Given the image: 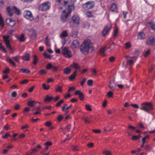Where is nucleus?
<instances>
[{
	"instance_id": "obj_1",
	"label": "nucleus",
	"mask_w": 155,
	"mask_h": 155,
	"mask_svg": "<svg viewBox=\"0 0 155 155\" xmlns=\"http://www.w3.org/2000/svg\"><path fill=\"white\" fill-rule=\"evenodd\" d=\"M94 47L91 41L89 39L85 40L81 44L80 50L81 53L84 54H87L90 50L93 51Z\"/></svg>"
},
{
	"instance_id": "obj_2",
	"label": "nucleus",
	"mask_w": 155,
	"mask_h": 155,
	"mask_svg": "<svg viewBox=\"0 0 155 155\" xmlns=\"http://www.w3.org/2000/svg\"><path fill=\"white\" fill-rule=\"evenodd\" d=\"M74 9V2L68 5V9L64 10L61 15V20L63 22H64L68 21V18L70 16L71 12Z\"/></svg>"
},
{
	"instance_id": "obj_3",
	"label": "nucleus",
	"mask_w": 155,
	"mask_h": 155,
	"mask_svg": "<svg viewBox=\"0 0 155 155\" xmlns=\"http://www.w3.org/2000/svg\"><path fill=\"white\" fill-rule=\"evenodd\" d=\"M50 5L51 4L49 2H45L39 5V10L43 11H46L49 9Z\"/></svg>"
},
{
	"instance_id": "obj_4",
	"label": "nucleus",
	"mask_w": 155,
	"mask_h": 155,
	"mask_svg": "<svg viewBox=\"0 0 155 155\" xmlns=\"http://www.w3.org/2000/svg\"><path fill=\"white\" fill-rule=\"evenodd\" d=\"M61 49L62 53L65 57L69 58L72 57L71 52L69 50L68 47H62Z\"/></svg>"
},
{
	"instance_id": "obj_5",
	"label": "nucleus",
	"mask_w": 155,
	"mask_h": 155,
	"mask_svg": "<svg viewBox=\"0 0 155 155\" xmlns=\"http://www.w3.org/2000/svg\"><path fill=\"white\" fill-rule=\"evenodd\" d=\"M94 5L95 3L94 2L90 1L83 4L82 6L84 9H87L92 8L94 6Z\"/></svg>"
},
{
	"instance_id": "obj_6",
	"label": "nucleus",
	"mask_w": 155,
	"mask_h": 155,
	"mask_svg": "<svg viewBox=\"0 0 155 155\" xmlns=\"http://www.w3.org/2000/svg\"><path fill=\"white\" fill-rule=\"evenodd\" d=\"M10 37V36L9 35L4 36H3V38L6 44V47L10 50H11L12 49V48L10 44V40H9Z\"/></svg>"
},
{
	"instance_id": "obj_7",
	"label": "nucleus",
	"mask_w": 155,
	"mask_h": 155,
	"mask_svg": "<svg viewBox=\"0 0 155 155\" xmlns=\"http://www.w3.org/2000/svg\"><path fill=\"white\" fill-rule=\"evenodd\" d=\"M112 28V26L110 24V25H106L104 28L102 35L103 36H105L106 35L107 33L109 32L110 30Z\"/></svg>"
},
{
	"instance_id": "obj_8",
	"label": "nucleus",
	"mask_w": 155,
	"mask_h": 155,
	"mask_svg": "<svg viewBox=\"0 0 155 155\" xmlns=\"http://www.w3.org/2000/svg\"><path fill=\"white\" fill-rule=\"evenodd\" d=\"M41 103L34 100H30L28 102V105L30 107H33L35 106H38L37 104H40Z\"/></svg>"
},
{
	"instance_id": "obj_9",
	"label": "nucleus",
	"mask_w": 155,
	"mask_h": 155,
	"mask_svg": "<svg viewBox=\"0 0 155 155\" xmlns=\"http://www.w3.org/2000/svg\"><path fill=\"white\" fill-rule=\"evenodd\" d=\"M53 99L54 97H53L49 96L48 95H47L45 97L44 99L43 100V101L45 102L46 103H48Z\"/></svg>"
},
{
	"instance_id": "obj_10",
	"label": "nucleus",
	"mask_w": 155,
	"mask_h": 155,
	"mask_svg": "<svg viewBox=\"0 0 155 155\" xmlns=\"http://www.w3.org/2000/svg\"><path fill=\"white\" fill-rule=\"evenodd\" d=\"M24 16L25 18L27 19L33 17L31 12L29 11H27L25 12V14Z\"/></svg>"
},
{
	"instance_id": "obj_11",
	"label": "nucleus",
	"mask_w": 155,
	"mask_h": 155,
	"mask_svg": "<svg viewBox=\"0 0 155 155\" xmlns=\"http://www.w3.org/2000/svg\"><path fill=\"white\" fill-rule=\"evenodd\" d=\"M79 42L78 40H74L72 43L71 46L72 48H76L79 45Z\"/></svg>"
},
{
	"instance_id": "obj_12",
	"label": "nucleus",
	"mask_w": 155,
	"mask_h": 155,
	"mask_svg": "<svg viewBox=\"0 0 155 155\" xmlns=\"http://www.w3.org/2000/svg\"><path fill=\"white\" fill-rule=\"evenodd\" d=\"M147 43L148 44L155 45V37H153L150 38Z\"/></svg>"
},
{
	"instance_id": "obj_13",
	"label": "nucleus",
	"mask_w": 155,
	"mask_h": 155,
	"mask_svg": "<svg viewBox=\"0 0 155 155\" xmlns=\"http://www.w3.org/2000/svg\"><path fill=\"white\" fill-rule=\"evenodd\" d=\"M71 19L74 23L76 24H78L79 23V18L78 16L76 15L73 16Z\"/></svg>"
},
{
	"instance_id": "obj_14",
	"label": "nucleus",
	"mask_w": 155,
	"mask_h": 155,
	"mask_svg": "<svg viewBox=\"0 0 155 155\" xmlns=\"http://www.w3.org/2000/svg\"><path fill=\"white\" fill-rule=\"evenodd\" d=\"M12 10L17 15H19L20 14V12L19 10L15 6H14L12 8Z\"/></svg>"
},
{
	"instance_id": "obj_15",
	"label": "nucleus",
	"mask_w": 155,
	"mask_h": 155,
	"mask_svg": "<svg viewBox=\"0 0 155 155\" xmlns=\"http://www.w3.org/2000/svg\"><path fill=\"white\" fill-rule=\"evenodd\" d=\"M116 86V85L113 81L110 80L109 81V87L110 88L113 90L115 88Z\"/></svg>"
},
{
	"instance_id": "obj_16",
	"label": "nucleus",
	"mask_w": 155,
	"mask_h": 155,
	"mask_svg": "<svg viewBox=\"0 0 155 155\" xmlns=\"http://www.w3.org/2000/svg\"><path fill=\"white\" fill-rule=\"evenodd\" d=\"M153 107H140V109L141 110H143L149 113L150 110L153 109Z\"/></svg>"
},
{
	"instance_id": "obj_17",
	"label": "nucleus",
	"mask_w": 155,
	"mask_h": 155,
	"mask_svg": "<svg viewBox=\"0 0 155 155\" xmlns=\"http://www.w3.org/2000/svg\"><path fill=\"white\" fill-rule=\"evenodd\" d=\"M139 105L136 104H132L129 103L128 102H126L124 104V107H129L131 106V107H139Z\"/></svg>"
},
{
	"instance_id": "obj_18",
	"label": "nucleus",
	"mask_w": 155,
	"mask_h": 155,
	"mask_svg": "<svg viewBox=\"0 0 155 155\" xmlns=\"http://www.w3.org/2000/svg\"><path fill=\"white\" fill-rule=\"evenodd\" d=\"M140 106L143 107H152L153 105L151 103L145 102L141 104L140 105Z\"/></svg>"
},
{
	"instance_id": "obj_19",
	"label": "nucleus",
	"mask_w": 155,
	"mask_h": 155,
	"mask_svg": "<svg viewBox=\"0 0 155 155\" xmlns=\"http://www.w3.org/2000/svg\"><path fill=\"white\" fill-rule=\"evenodd\" d=\"M145 37V35L144 33L141 32L139 33L138 35V38L141 39H143Z\"/></svg>"
},
{
	"instance_id": "obj_20",
	"label": "nucleus",
	"mask_w": 155,
	"mask_h": 155,
	"mask_svg": "<svg viewBox=\"0 0 155 155\" xmlns=\"http://www.w3.org/2000/svg\"><path fill=\"white\" fill-rule=\"evenodd\" d=\"M6 11L8 15L10 16H12L13 15V13L11 12L12 10L9 7H8L7 8Z\"/></svg>"
},
{
	"instance_id": "obj_21",
	"label": "nucleus",
	"mask_w": 155,
	"mask_h": 155,
	"mask_svg": "<svg viewBox=\"0 0 155 155\" xmlns=\"http://www.w3.org/2000/svg\"><path fill=\"white\" fill-rule=\"evenodd\" d=\"M136 60L135 59V60L133 59H129L127 60V64H129L130 65H133L134 64V62Z\"/></svg>"
},
{
	"instance_id": "obj_22",
	"label": "nucleus",
	"mask_w": 155,
	"mask_h": 155,
	"mask_svg": "<svg viewBox=\"0 0 155 155\" xmlns=\"http://www.w3.org/2000/svg\"><path fill=\"white\" fill-rule=\"evenodd\" d=\"M30 55L28 54H26L22 57V59L26 61H29V59Z\"/></svg>"
},
{
	"instance_id": "obj_23",
	"label": "nucleus",
	"mask_w": 155,
	"mask_h": 155,
	"mask_svg": "<svg viewBox=\"0 0 155 155\" xmlns=\"http://www.w3.org/2000/svg\"><path fill=\"white\" fill-rule=\"evenodd\" d=\"M19 71L20 72H23L27 74H29L30 72V70L26 69L21 68L20 69Z\"/></svg>"
},
{
	"instance_id": "obj_24",
	"label": "nucleus",
	"mask_w": 155,
	"mask_h": 155,
	"mask_svg": "<svg viewBox=\"0 0 155 155\" xmlns=\"http://www.w3.org/2000/svg\"><path fill=\"white\" fill-rule=\"evenodd\" d=\"M68 36V35L67 33V31H64L62 32V33L60 35V37L61 38H62V37H66Z\"/></svg>"
},
{
	"instance_id": "obj_25",
	"label": "nucleus",
	"mask_w": 155,
	"mask_h": 155,
	"mask_svg": "<svg viewBox=\"0 0 155 155\" xmlns=\"http://www.w3.org/2000/svg\"><path fill=\"white\" fill-rule=\"evenodd\" d=\"M77 73V71H74V73L72 74L70 77L69 78V79L70 80H71L74 79L76 76V75Z\"/></svg>"
},
{
	"instance_id": "obj_26",
	"label": "nucleus",
	"mask_w": 155,
	"mask_h": 155,
	"mask_svg": "<svg viewBox=\"0 0 155 155\" xmlns=\"http://www.w3.org/2000/svg\"><path fill=\"white\" fill-rule=\"evenodd\" d=\"M72 35L71 36L74 38H76L77 37L78 31L76 30H73L72 32Z\"/></svg>"
},
{
	"instance_id": "obj_27",
	"label": "nucleus",
	"mask_w": 155,
	"mask_h": 155,
	"mask_svg": "<svg viewBox=\"0 0 155 155\" xmlns=\"http://www.w3.org/2000/svg\"><path fill=\"white\" fill-rule=\"evenodd\" d=\"M117 7L116 4L115 3H113L111 6L110 10L112 11L113 12L115 11V9H117Z\"/></svg>"
},
{
	"instance_id": "obj_28",
	"label": "nucleus",
	"mask_w": 155,
	"mask_h": 155,
	"mask_svg": "<svg viewBox=\"0 0 155 155\" xmlns=\"http://www.w3.org/2000/svg\"><path fill=\"white\" fill-rule=\"evenodd\" d=\"M29 32L31 35L35 36L36 32L35 30L33 29H31L30 30Z\"/></svg>"
},
{
	"instance_id": "obj_29",
	"label": "nucleus",
	"mask_w": 155,
	"mask_h": 155,
	"mask_svg": "<svg viewBox=\"0 0 155 155\" xmlns=\"http://www.w3.org/2000/svg\"><path fill=\"white\" fill-rule=\"evenodd\" d=\"M70 107H62V110L66 114H67L69 112L68 110Z\"/></svg>"
},
{
	"instance_id": "obj_30",
	"label": "nucleus",
	"mask_w": 155,
	"mask_h": 155,
	"mask_svg": "<svg viewBox=\"0 0 155 155\" xmlns=\"http://www.w3.org/2000/svg\"><path fill=\"white\" fill-rule=\"evenodd\" d=\"M71 66L73 68H75L76 70L80 68L79 66L76 63H74L73 64L71 65Z\"/></svg>"
},
{
	"instance_id": "obj_31",
	"label": "nucleus",
	"mask_w": 155,
	"mask_h": 155,
	"mask_svg": "<svg viewBox=\"0 0 155 155\" xmlns=\"http://www.w3.org/2000/svg\"><path fill=\"white\" fill-rule=\"evenodd\" d=\"M38 58H37V56L36 55H35L34 56V60L33 61V64L34 65H35L38 62Z\"/></svg>"
},
{
	"instance_id": "obj_32",
	"label": "nucleus",
	"mask_w": 155,
	"mask_h": 155,
	"mask_svg": "<svg viewBox=\"0 0 155 155\" xmlns=\"http://www.w3.org/2000/svg\"><path fill=\"white\" fill-rule=\"evenodd\" d=\"M71 71V69H69L68 68H67L64 69V72L66 74H68L70 73Z\"/></svg>"
},
{
	"instance_id": "obj_33",
	"label": "nucleus",
	"mask_w": 155,
	"mask_h": 155,
	"mask_svg": "<svg viewBox=\"0 0 155 155\" xmlns=\"http://www.w3.org/2000/svg\"><path fill=\"white\" fill-rule=\"evenodd\" d=\"M140 135H138V136H133L132 138V139L133 140H136L137 139H139L141 137Z\"/></svg>"
},
{
	"instance_id": "obj_34",
	"label": "nucleus",
	"mask_w": 155,
	"mask_h": 155,
	"mask_svg": "<svg viewBox=\"0 0 155 155\" xmlns=\"http://www.w3.org/2000/svg\"><path fill=\"white\" fill-rule=\"evenodd\" d=\"M18 38L20 41H24L25 40L24 35L23 34L21 35L20 37Z\"/></svg>"
},
{
	"instance_id": "obj_35",
	"label": "nucleus",
	"mask_w": 155,
	"mask_h": 155,
	"mask_svg": "<svg viewBox=\"0 0 155 155\" xmlns=\"http://www.w3.org/2000/svg\"><path fill=\"white\" fill-rule=\"evenodd\" d=\"M42 87L45 90H48L50 88V86L49 85L46 86V84H42Z\"/></svg>"
},
{
	"instance_id": "obj_36",
	"label": "nucleus",
	"mask_w": 155,
	"mask_h": 155,
	"mask_svg": "<svg viewBox=\"0 0 155 155\" xmlns=\"http://www.w3.org/2000/svg\"><path fill=\"white\" fill-rule=\"evenodd\" d=\"M43 54L45 58H47L50 59H51V55H48L46 52H44Z\"/></svg>"
},
{
	"instance_id": "obj_37",
	"label": "nucleus",
	"mask_w": 155,
	"mask_h": 155,
	"mask_svg": "<svg viewBox=\"0 0 155 155\" xmlns=\"http://www.w3.org/2000/svg\"><path fill=\"white\" fill-rule=\"evenodd\" d=\"M7 61L8 62H9L10 64H12L14 66H15V63L12 61L11 59L8 58L7 59Z\"/></svg>"
},
{
	"instance_id": "obj_38",
	"label": "nucleus",
	"mask_w": 155,
	"mask_h": 155,
	"mask_svg": "<svg viewBox=\"0 0 155 155\" xmlns=\"http://www.w3.org/2000/svg\"><path fill=\"white\" fill-rule=\"evenodd\" d=\"M103 153L106 155H112V153L111 152L107 150L104 151Z\"/></svg>"
},
{
	"instance_id": "obj_39",
	"label": "nucleus",
	"mask_w": 155,
	"mask_h": 155,
	"mask_svg": "<svg viewBox=\"0 0 155 155\" xmlns=\"http://www.w3.org/2000/svg\"><path fill=\"white\" fill-rule=\"evenodd\" d=\"M79 98L81 100H83L84 98V94L81 92L79 94Z\"/></svg>"
},
{
	"instance_id": "obj_40",
	"label": "nucleus",
	"mask_w": 155,
	"mask_h": 155,
	"mask_svg": "<svg viewBox=\"0 0 155 155\" xmlns=\"http://www.w3.org/2000/svg\"><path fill=\"white\" fill-rule=\"evenodd\" d=\"M72 2H74H74L73 1H71V2H68L67 1H64V5H65L66 6H68V5L69 4H71Z\"/></svg>"
},
{
	"instance_id": "obj_41",
	"label": "nucleus",
	"mask_w": 155,
	"mask_h": 155,
	"mask_svg": "<svg viewBox=\"0 0 155 155\" xmlns=\"http://www.w3.org/2000/svg\"><path fill=\"white\" fill-rule=\"evenodd\" d=\"M39 74L40 75L43 74H45L47 73V72L45 70L41 69L39 72Z\"/></svg>"
},
{
	"instance_id": "obj_42",
	"label": "nucleus",
	"mask_w": 155,
	"mask_h": 155,
	"mask_svg": "<svg viewBox=\"0 0 155 155\" xmlns=\"http://www.w3.org/2000/svg\"><path fill=\"white\" fill-rule=\"evenodd\" d=\"M53 67V65L51 63H49L47 64L46 66V68L47 69H51Z\"/></svg>"
},
{
	"instance_id": "obj_43",
	"label": "nucleus",
	"mask_w": 155,
	"mask_h": 155,
	"mask_svg": "<svg viewBox=\"0 0 155 155\" xmlns=\"http://www.w3.org/2000/svg\"><path fill=\"white\" fill-rule=\"evenodd\" d=\"M64 101L63 99L61 100L56 103V105L57 107L60 106L61 104L63 103Z\"/></svg>"
},
{
	"instance_id": "obj_44",
	"label": "nucleus",
	"mask_w": 155,
	"mask_h": 155,
	"mask_svg": "<svg viewBox=\"0 0 155 155\" xmlns=\"http://www.w3.org/2000/svg\"><path fill=\"white\" fill-rule=\"evenodd\" d=\"M106 47V46H105L104 48H100V53L103 55H104V52L105 51V48Z\"/></svg>"
},
{
	"instance_id": "obj_45",
	"label": "nucleus",
	"mask_w": 155,
	"mask_h": 155,
	"mask_svg": "<svg viewBox=\"0 0 155 155\" xmlns=\"http://www.w3.org/2000/svg\"><path fill=\"white\" fill-rule=\"evenodd\" d=\"M93 81L92 80H89L87 81V84L89 86H92L93 85Z\"/></svg>"
},
{
	"instance_id": "obj_46",
	"label": "nucleus",
	"mask_w": 155,
	"mask_h": 155,
	"mask_svg": "<svg viewBox=\"0 0 155 155\" xmlns=\"http://www.w3.org/2000/svg\"><path fill=\"white\" fill-rule=\"evenodd\" d=\"M62 87L58 86V88H56V91L57 92H60L62 91Z\"/></svg>"
},
{
	"instance_id": "obj_47",
	"label": "nucleus",
	"mask_w": 155,
	"mask_h": 155,
	"mask_svg": "<svg viewBox=\"0 0 155 155\" xmlns=\"http://www.w3.org/2000/svg\"><path fill=\"white\" fill-rule=\"evenodd\" d=\"M125 45L126 47L127 48H130L131 46V44L129 42L126 43Z\"/></svg>"
},
{
	"instance_id": "obj_48",
	"label": "nucleus",
	"mask_w": 155,
	"mask_h": 155,
	"mask_svg": "<svg viewBox=\"0 0 155 155\" xmlns=\"http://www.w3.org/2000/svg\"><path fill=\"white\" fill-rule=\"evenodd\" d=\"M84 27L85 28H88L90 26L89 24L87 22H85L84 23Z\"/></svg>"
},
{
	"instance_id": "obj_49",
	"label": "nucleus",
	"mask_w": 155,
	"mask_h": 155,
	"mask_svg": "<svg viewBox=\"0 0 155 155\" xmlns=\"http://www.w3.org/2000/svg\"><path fill=\"white\" fill-rule=\"evenodd\" d=\"M30 110V109L29 108V107H25L23 111V112L24 113H25L26 112H28Z\"/></svg>"
},
{
	"instance_id": "obj_50",
	"label": "nucleus",
	"mask_w": 155,
	"mask_h": 155,
	"mask_svg": "<svg viewBox=\"0 0 155 155\" xmlns=\"http://www.w3.org/2000/svg\"><path fill=\"white\" fill-rule=\"evenodd\" d=\"M107 96L109 97H111L112 96V95H113V93L111 91H109L107 93Z\"/></svg>"
},
{
	"instance_id": "obj_51",
	"label": "nucleus",
	"mask_w": 155,
	"mask_h": 155,
	"mask_svg": "<svg viewBox=\"0 0 155 155\" xmlns=\"http://www.w3.org/2000/svg\"><path fill=\"white\" fill-rule=\"evenodd\" d=\"M45 145L46 146H50L52 145V143L51 141H48L45 143Z\"/></svg>"
},
{
	"instance_id": "obj_52",
	"label": "nucleus",
	"mask_w": 155,
	"mask_h": 155,
	"mask_svg": "<svg viewBox=\"0 0 155 155\" xmlns=\"http://www.w3.org/2000/svg\"><path fill=\"white\" fill-rule=\"evenodd\" d=\"M8 137H11V135L8 132H7L6 134L2 137L3 138H6Z\"/></svg>"
},
{
	"instance_id": "obj_53",
	"label": "nucleus",
	"mask_w": 155,
	"mask_h": 155,
	"mask_svg": "<svg viewBox=\"0 0 155 155\" xmlns=\"http://www.w3.org/2000/svg\"><path fill=\"white\" fill-rule=\"evenodd\" d=\"M86 15L87 16L89 17H91L92 16L91 12H87Z\"/></svg>"
},
{
	"instance_id": "obj_54",
	"label": "nucleus",
	"mask_w": 155,
	"mask_h": 155,
	"mask_svg": "<svg viewBox=\"0 0 155 155\" xmlns=\"http://www.w3.org/2000/svg\"><path fill=\"white\" fill-rule=\"evenodd\" d=\"M83 119L84 120L86 123H87L89 124L91 122V120H88L85 117L83 118Z\"/></svg>"
},
{
	"instance_id": "obj_55",
	"label": "nucleus",
	"mask_w": 155,
	"mask_h": 155,
	"mask_svg": "<svg viewBox=\"0 0 155 155\" xmlns=\"http://www.w3.org/2000/svg\"><path fill=\"white\" fill-rule=\"evenodd\" d=\"M9 69L8 68H6L5 70L3 71V73L5 74L8 73L9 72Z\"/></svg>"
},
{
	"instance_id": "obj_56",
	"label": "nucleus",
	"mask_w": 155,
	"mask_h": 155,
	"mask_svg": "<svg viewBox=\"0 0 155 155\" xmlns=\"http://www.w3.org/2000/svg\"><path fill=\"white\" fill-rule=\"evenodd\" d=\"M150 53V50H148L146 51L144 54V55L145 57H147L148 55Z\"/></svg>"
},
{
	"instance_id": "obj_57",
	"label": "nucleus",
	"mask_w": 155,
	"mask_h": 155,
	"mask_svg": "<svg viewBox=\"0 0 155 155\" xmlns=\"http://www.w3.org/2000/svg\"><path fill=\"white\" fill-rule=\"evenodd\" d=\"M62 119L63 117L61 115H59L57 118V120L58 121H61L62 120Z\"/></svg>"
},
{
	"instance_id": "obj_58",
	"label": "nucleus",
	"mask_w": 155,
	"mask_h": 155,
	"mask_svg": "<svg viewBox=\"0 0 155 155\" xmlns=\"http://www.w3.org/2000/svg\"><path fill=\"white\" fill-rule=\"evenodd\" d=\"M28 81L27 79H24L22 81L20 82V84H25L27 83L28 82Z\"/></svg>"
},
{
	"instance_id": "obj_59",
	"label": "nucleus",
	"mask_w": 155,
	"mask_h": 155,
	"mask_svg": "<svg viewBox=\"0 0 155 155\" xmlns=\"http://www.w3.org/2000/svg\"><path fill=\"white\" fill-rule=\"evenodd\" d=\"M0 49H1L2 51H3L4 52H6L7 51L5 48L4 47L2 46H0Z\"/></svg>"
},
{
	"instance_id": "obj_60",
	"label": "nucleus",
	"mask_w": 155,
	"mask_h": 155,
	"mask_svg": "<svg viewBox=\"0 0 155 155\" xmlns=\"http://www.w3.org/2000/svg\"><path fill=\"white\" fill-rule=\"evenodd\" d=\"M92 131L93 132L96 133H100L101 132V130H93Z\"/></svg>"
},
{
	"instance_id": "obj_61",
	"label": "nucleus",
	"mask_w": 155,
	"mask_h": 155,
	"mask_svg": "<svg viewBox=\"0 0 155 155\" xmlns=\"http://www.w3.org/2000/svg\"><path fill=\"white\" fill-rule=\"evenodd\" d=\"M86 78H83V80L81 81V86L83 85L85 82L86 81Z\"/></svg>"
},
{
	"instance_id": "obj_62",
	"label": "nucleus",
	"mask_w": 155,
	"mask_h": 155,
	"mask_svg": "<svg viewBox=\"0 0 155 155\" xmlns=\"http://www.w3.org/2000/svg\"><path fill=\"white\" fill-rule=\"evenodd\" d=\"M115 59V58L114 56H111L109 60L110 62H113Z\"/></svg>"
},
{
	"instance_id": "obj_63",
	"label": "nucleus",
	"mask_w": 155,
	"mask_h": 155,
	"mask_svg": "<svg viewBox=\"0 0 155 155\" xmlns=\"http://www.w3.org/2000/svg\"><path fill=\"white\" fill-rule=\"evenodd\" d=\"M118 32V30L117 28L115 29L114 31V34L113 36L114 37H116L117 35V34Z\"/></svg>"
},
{
	"instance_id": "obj_64",
	"label": "nucleus",
	"mask_w": 155,
	"mask_h": 155,
	"mask_svg": "<svg viewBox=\"0 0 155 155\" xmlns=\"http://www.w3.org/2000/svg\"><path fill=\"white\" fill-rule=\"evenodd\" d=\"M12 96L13 97H15L17 95V93L16 91H14L12 93Z\"/></svg>"
}]
</instances>
